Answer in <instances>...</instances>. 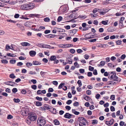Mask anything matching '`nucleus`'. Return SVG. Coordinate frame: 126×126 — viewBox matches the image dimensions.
Returning <instances> with one entry per match:
<instances>
[{"instance_id": "f257e3e1", "label": "nucleus", "mask_w": 126, "mask_h": 126, "mask_svg": "<svg viewBox=\"0 0 126 126\" xmlns=\"http://www.w3.org/2000/svg\"><path fill=\"white\" fill-rule=\"evenodd\" d=\"M34 4L32 3H29L28 4H24L21 5V8L23 10L32 9L34 8Z\"/></svg>"}, {"instance_id": "f03ea898", "label": "nucleus", "mask_w": 126, "mask_h": 126, "mask_svg": "<svg viewBox=\"0 0 126 126\" xmlns=\"http://www.w3.org/2000/svg\"><path fill=\"white\" fill-rule=\"evenodd\" d=\"M37 124L41 126H44L46 123L45 118L41 116L38 117L37 121Z\"/></svg>"}, {"instance_id": "7ed1b4c3", "label": "nucleus", "mask_w": 126, "mask_h": 126, "mask_svg": "<svg viewBox=\"0 0 126 126\" xmlns=\"http://www.w3.org/2000/svg\"><path fill=\"white\" fill-rule=\"evenodd\" d=\"M28 118L32 121H35L36 120L37 116L36 113L33 112H30L28 115Z\"/></svg>"}, {"instance_id": "20e7f679", "label": "nucleus", "mask_w": 126, "mask_h": 126, "mask_svg": "<svg viewBox=\"0 0 126 126\" xmlns=\"http://www.w3.org/2000/svg\"><path fill=\"white\" fill-rule=\"evenodd\" d=\"M108 78L110 79H113L115 80L118 82H120L121 80V79L120 78L116 76V73L114 72L113 73V74L111 75L110 77L109 76Z\"/></svg>"}, {"instance_id": "39448f33", "label": "nucleus", "mask_w": 126, "mask_h": 126, "mask_svg": "<svg viewBox=\"0 0 126 126\" xmlns=\"http://www.w3.org/2000/svg\"><path fill=\"white\" fill-rule=\"evenodd\" d=\"M56 59V57L55 56L52 55L51 56L49 59V61H55L53 62L54 64H57L59 62V61Z\"/></svg>"}, {"instance_id": "423d86ee", "label": "nucleus", "mask_w": 126, "mask_h": 126, "mask_svg": "<svg viewBox=\"0 0 126 126\" xmlns=\"http://www.w3.org/2000/svg\"><path fill=\"white\" fill-rule=\"evenodd\" d=\"M61 8L62 9V12L63 13H65L68 10V8L67 6H63Z\"/></svg>"}, {"instance_id": "0eeeda50", "label": "nucleus", "mask_w": 126, "mask_h": 126, "mask_svg": "<svg viewBox=\"0 0 126 126\" xmlns=\"http://www.w3.org/2000/svg\"><path fill=\"white\" fill-rule=\"evenodd\" d=\"M51 107L50 106L48 105L45 104L43 106L41 107V108L42 110H45L46 109L48 110L50 109V107Z\"/></svg>"}, {"instance_id": "6e6552de", "label": "nucleus", "mask_w": 126, "mask_h": 126, "mask_svg": "<svg viewBox=\"0 0 126 126\" xmlns=\"http://www.w3.org/2000/svg\"><path fill=\"white\" fill-rule=\"evenodd\" d=\"M115 81L113 80L109 81L107 82V85H110L112 86L115 85L116 83Z\"/></svg>"}, {"instance_id": "1a4fd4ad", "label": "nucleus", "mask_w": 126, "mask_h": 126, "mask_svg": "<svg viewBox=\"0 0 126 126\" xmlns=\"http://www.w3.org/2000/svg\"><path fill=\"white\" fill-rule=\"evenodd\" d=\"M73 116V115L72 114L69 113H66L64 115V117L66 118L70 119L71 118V117Z\"/></svg>"}, {"instance_id": "9d476101", "label": "nucleus", "mask_w": 126, "mask_h": 126, "mask_svg": "<svg viewBox=\"0 0 126 126\" xmlns=\"http://www.w3.org/2000/svg\"><path fill=\"white\" fill-rule=\"evenodd\" d=\"M30 55L32 57L34 56L36 54V52L34 50L30 51L29 52Z\"/></svg>"}, {"instance_id": "9b49d317", "label": "nucleus", "mask_w": 126, "mask_h": 126, "mask_svg": "<svg viewBox=\"0 0 126 126\" xmlns=\"http://www.w3.org/2000/svg\"><path fill=\"white\" fill-rule=\"evenodd\" d=\"M56 36V35L52 34H50L48 35H45V37L49 38H54Z\"/></svg>"}, {"instance_id": "f8f14e48", "label": "nucleus", "mask_w": 126, "mask_h": 126, "mask_svg": "<svg viewBox=\"0 0 126 126\" xmlns=\"http://www.w3.org/2000/svg\"><path fill=\"white\" fill-rule=\"evenodd\" d=\"M78 30L74 29L70 31V33L72 35L75 34L77 32Z\"/></svg>"}, {"instance_id": "ddd939ff", "label": "nucleus", "mask_w": 126, "mask_h": 126, "mask_svg": "<svg viewBox=\"0 0 126 126\" xmlns=\"http://www.w3.org/2000/svg\"><path fill=\"white\" fill-rule=\"evenodd\" d=\"M21 45L24 46H30V44L27 42H23L21 43Z\"/></svg>"}, {"instance_id": "4468645a", "label": "nucleus", "mask_w": 126, "mask_h": 126, "mask_svg": "<svg viewBox=\"0 0 126 126\" xmlns=\"http://www.w3.org/2000/svg\"><path fill=\"white\" fill-rule=\"evenodd\" d=\"M66 61L67 62V63L71 64L72 63V60L70 58H68L66 59Z\"/></svg>"}, {"instance_id": "2eb2a0df", "label": "nucleus", "mask_w": 126, "mask_h": 126, "mask_svg": "<svg viewBox=\"0 0 126 126\" xmlns=\"http://www.w3.org/2000/svg\"><path fill=\"white\" fill-rule=\"evenodd\" d=\"M85 119L83 117H79L78 118V121L79 122V123H80L83 120H85Z\"/></svg>"}, {"instance_id": "dca6fc26", "label": "nucleus", "mask_w": 126, "mask_h": 126, "mask_svg": "<svg viewBox=\"0 0 126 126\" xmlns=\"http://www.w3.org/2000/svg\"><path fill=\"white\" fill-rule=\"evenodd\" d=\"M32 64L35 65H40L41 63L39 62L35 61L33 62Z\"/></svg>"}, {"instance_id": "f3484780", "label": "nucleus", "mask_w": 126, "mask_h": 126, "mask_svg": "<svg viewBox=\"0 0 126 126\" xmlns=\"http://www.w3.org/2000/svg\"><path fill=\"white\" fill-rule=\"evenodd\" d=\"M53 122L54 124L56 125H58L60 124L59 121L57 119L54 120Z\"/></svg>"}, {"instance_id": "a211bd4d", "label": "nucleus", "mask_w": 126, "mask_h": 126, "mask_svg": "<svg viewBox=\"0 0 126 126\" xmlns=\"http://www.w3.org/2000/svg\"><path fill=\"white\" fill-rule=\"evenodd\" d=\"M37 46L39 47H41L42 48H44V45L42 44H40L39 43H37L36 44Z\"/></svg>"}, {"instance_id": "6ab92c4d", "label": "nucleus", "mask_w": 126, "mask_h": 126, "mask_svg": "<svg viewBox=\"0 0 126 126\" xmlns=\"http://www.w3.org/2000/svg\"><path fill=\"white\" fill-rule=\"evenodd\" d=\"M5 50L6 51H7L9 49H11L12 50H14L12 48H11L10 46H9L8 45H6V46L5 47Z\"/></svg>"}, {"instance_id": "aec40b11", "label": "nucleus", "mask_w": 126, "mask_h": 126, "mask_svg": "<svg viewBox=\"0 0 126 126\" xmlns=\"http://www.w3.org/2000/svg\"><path fill=\"white\" fill-rule=\"evenodd\" d=\"M44 47L47 48H49L51 49H53L54 48V47H52L49 45H45V47Z\"/></svg>"}, {"instance_id": "412c9836", "label": "nucleus", "mask_w": 126, "mask_h": 126, "mask_svg": "<svg viewBox=\"0 0 126 126\" xmlns=\"http://www.w3.org/2000/svg\"><path fill=\"white\" fill-rule=\"evenodd\" d=\"M36 105L38 106H42L41 103L39 101H37L36 102Z\"/></svg>"}, {"instance_id": "4be33fe9", "label": "nucleus", "mask_w": 126, "mask_h": 126, "mask_svg": "<svg viewBox=\"0 0 126 126\" xmlns=\"http://www.w3.org/2000/svg\"><path fill=\"white\" fill-rule=\"evenodd\" d=\"M26 122L28 125H30L31 123V120L30 119L28 118V117L27 119L26 120Z\"/></svg>"}, {"instance_id": "5701e85b", "label": "nucleus", "mask_w": 126, "mask_h": 126, "mask_svg": "<svg viewBox=\"0 0 126 126\" xmlns=\"http://www.w3.org/2000/svg\"><path fill=\"white\" fill-rule=\"evenodd\" d=\"M83 98L85 100H86L87 101H88L91 99L90 97L88 96H86L84 97Z\"/></svg>"}, {"instance_id": "b1692460", "label": "nucleus", "mask_w": 126, "mask_h": 126, "mask_svg": "<svg viewBox=\"0 0 126 126\" xmlns=\"http://www.w3.org/2000/svg\"><path fill=\"white\" fill-rule=\"evenodd\" d=\"M13 100L14 102L15 103H18L20 101V100L18 98H14L13 99Z\"/></svg>"}, {"instance_id": "393cba45", "label": "nucleus", "mask_w": 126, "mask_h": 126, "mask_svg": "<svg viewBox=\"0 0 126 126\" xmlns=\"http://www.w3.org/2000/svg\"><path fill=\"white\" fill-rule=\"evenodd\" d=\"M52 112L53 114H56L57 113H58V112H57L56 111V109L53 108L52 107Z\"/></svg>"}, {"instance_id": "a878e982", "label": "nucleus", "mask_w": 126, "mask_h": 126, "mask_svg": "<svg viewBox=\"0 0 126 126\" xmlns=\"http://www.w3.org/2000/svg\"><path fill=\"white\" fill-rule=\"evenodd\" d=\"M26 65L27 67H30L32 66V64L31 63H26Z\"/></svg>"}, {"instance_id": "bb28decb", "label": "nucleus", "mask_w": 126, "mask_h": 126, "mask_svg": "<svg viewBox=\"0 0 126 126\" xmlns=\"http://www.w3.org/2000/svg\"><path fill=\"white\" fill-rule=\"evenodd\" d=\"M64 83H61L59 86L58 87V88L59 89H60L61 88H62V87L64 86Z\"/></svg>"}, {"instance_id": "cd10ccee", "label": "nucleus", "mask_w": 126, "mask_h": 126, "mask_svg": "<svg viewBox=\"0 0 126 126\" xmlns=\"http://www.w3.org/2000/svg\"><path fill=\"white\" fill-rule=\"evenodd\" d=\"M122 41L121 40H118L116 41V43L117 45H120L121 44Z\"/></svg>"}, {"instance_id": "c85d7f7f", "label": "nucleus", "mask_w": 126, "mask_h": 126, "mask_svg": "<svg viewBox=\"0 0 126 126\" xmlns=\"http://www.w3.org/2000/svg\"><path fill=\"white\" fill-rule=\"evenodd\" d=\"M77 83L79 84V87H80L82 85V83L81 81L80 80H79L77 82Z\"/></svg>"}, {"instance_id": "c756f323", "label": "nucleus", "mask_w": 126, "mask_h": 126, "mask_svg": "<svg viewBox=\"0 0 126 126\" xmlns=\"http://www.w3.org/2000/svg\"><path fill=\"white\" fill-rule=\"evenodd\" d=\"M108 22V20L106 21H101V23L103 24L106 25L107 24V22Z\"/></svg>"}, {"instance_id": "7c9ffc66", "label": "nucleus", "mask_w": 126, "mask_h": 126, "mask_svg": "<svg viewBox=\"0 0 126 126\" xmlns=\"http://www.w3.org/2000/svg\"><path fill=\"white\" fill-rule=\"evenodd\" d=\"M16 60H12L10 61V63L12 64H14L16 62Z\"/></svg>"}, {"instance_id": "2f4dec72", "label": "nucleus", "mask_w": 126, "mask_h": 126, "mask_svg": "<svg viewBox=\"0 0 126 126\" xmlns=\"http://www.w3.org/2000/svg\"><path fill=\"white\" fill-rule=\"evenodd\" d=\"M44 20L46 22H48L50 21V19L49 17H46L44 19Z\"/></svg>"}, {"instance_id": "473e14b6", "label": "nucleus", "mask_w": 126, "mask_h": 126, "mask_svg": "<svg viewBox=\"0 0 126 126\" xmlns=\"http://www.w3.org/2000/svg\"><path fill=\"white\" fill-rule=\"evenodd\" d=\"M9 77L12 79H14L16 78V76L14 75L13 74H10V75Z\"/></svg>"}, {"instance_id": "72a5a7b5", "label": "nucleus", "mask_w": 126, "mask_h": 126, "mask_svg": "<svg viewBox=\"0 0 126 126\" xmlns=\"http://www.w3.org/2000/svg\"><path fill=\"white\" fill-rule=\"evenodd\" d=\"M94 69V67H92L91 66H89V70L90 71H93Z\"/></svg>"}, {"instance_id": "f704fd0d", "label": "nucleus", "mask_w": 126, "mask_h": 126, "mask_svg": "<svg viewBox=\"0 0 126 126\" xmlns=\"http://www.w3.org/2000/svg\"><path fill=\"white\" fill-rule=\"evenodd\" d=\"M86 16L85 15L82 16V15H80L78 17V18H82V19H85V18H86Z\"/></svg>"}, {"instance_id": "c9c22d12", "label": "nucleus", "mask_w": 126, "mask_h": 126, "mask_svg": "<svg viewBox=\"0 0 126 126\" xmlns=\"http://www.w3.org/2000/svg\"><path fill=\"white\" fill-rule=\"evenodd\" d=\"M109 122V123L110 124V126H111V125H112L113 123L114 122V120L113 119H111Z\"/></svg>"}, {"instance_id": "e433bc0d", "label": "nucleus", "mask_w": 126, "mask_h": 126, "mask_svg": "<svg viewBox=\"0 0 126 126\" xmlns=\"http://www.w3.org/2000/svg\"><path fill=\"white\" fill-rule=\"evenodd\" d=\"M90 16H91L92 17H94L97 16H98V15L97 14L94 15L92 14H90Z\"/></svg>"}, {"instance_id": "4c0bfd02", "label": "nucleus", "mask_w": 126, "mask_h": 126, "mask_svg": "<svg viewBox=\"0 0 126 126\" xmlns=\"http://www.w3.org/2000/svg\"><path fill=\"white\" fill-rule=\"evenodd\" d=\"M104 46H105L106 47L107 46H108V45L106 44H104L103 45L100 44V45H99L98 46V47H100L102 48H103L104 47Z\"/></svg>"}, {"instance_id": "58836bf2", "label": "nucleus", "mask_w": 126, "mask_h": 126, "mask_svg": "<svg viewBox=\"0 0 126 126\" xmlns=\"http://www.w3.org/2000/svg\"><path fill=\"white\" fill-rule=\"evenodd\" d=\"M29 74L30 75H35L36 74V73L35 71H30L29 72Z\"/></svg>"}, {"instance_id": "ea45409f", "label": "nucleus", "mask_w": 126, "mask_h": 126, "mask_svg": "<svg viewBox=\"0 0 126 126\" xmlns=\"http://www.w3.org/2000/svg\"><path fill=\"white\" fill-rule=\"evenodd\" d=\"M87 94L89 95H90L91 94V91L90 90H88L86 91Z\"/></svg>"}, {"instance_id": "a19ab883", "label": "nucleus", "mask_w": 126, "mask_h": 126, "mask_svg": "<svg viewBox=\"0 0 126 126\" xmlns=\"http://www.w3.org/2000/svg\"><path fill=\"white\" fill-rule=\"evenodd\" d=\"M93 121L92 122V124H97L98 123L97 120H93Z\"/></svg>"}, {"instance_id": "79ce46f5", "label": "nucleus", "mask_w": 126, "mask_h": 126, "mask_svg": "<svg viewBox=\"0 0 126 126\" xmlns=\"http://www.w3.org/2000/svg\"><path fill=\"white\" fill-rule=\"evenodd\" d=\"M1 62L2 63L5 64H7L8 63V61L6 60H2Z\"/></svg>"}, {"instance_id": "37998d69", "label": "nucleus", "mask_w": 126, "mask_h": 126, "mask_svg": "<svg viewBox=\"0 0 126 126\" xmlns=\"http://www.w3.org/2000/svg\"><path fill=\"white\" fill-rule=\"evenodd\" d=\"M103 83L101 82L100 83H98L96 84L95 85L96 87H98V86H101L102 85Z\"/></svg>"}, {"instance_id": "c03bdc74", "label": "nucleus", "mask_w": 126, "mask_h": 126, "mask_svg": "<svg viewBox=\"0 0 126 126\" xmlns=\"http://www.w3.org/2000/svg\"><path fill=\"white\" fill-rule=\"evenodd\" d=\"M63 19L62 17L61 16H59L58 17L57 19V21L58 22H60Z\"/></svg>"}, {"instance_id": "a18cd8bd", "label": "nucleus", "mask_w": 126, "mask_h": 126, "mask_svg": "<svg viewBox=\"0 0 126 126\" xmlns=\"http://www.w3.org/2000/svg\"><path fill=\"white\" fill-rule=\"evenodd\" d=\"M70 52L72 54H74L75 52V50L74 49H70Z\"/></svg>"}, {"instance_id": "49530a36", "label": "nucleus", "mask_w": 126, "mask_h": 126, "mask_svg": "<svg viewBox=\"0 0 126 126\" xmlns=\"http://www.w3.org/2000/svg\"><path fill=\"white\" fill-rule=\"evenodd\" d=\"M54 90L52 88H50L48 89V92L49 93L52 92Z\"/></svg>"}, {"instance_id": "de8ad7c7", "label": "nucleus", "mask_w": 126, "mask_h": 126, "mask_svg": "<svg viewBox=\"0 0 126 126\" xmlns=\"http://www.w3.org/2000/svg\"><path fill=\"white\" fill-rule=\"evenodd\" d=\"M76 51L78 53H80L83 51L81 49H77Z\"/></svg>"}, {"instance_id": "09e8293b", "label": "nucleus", "mask_w": 126, "mask_h": 126, "mask_svg": "<svg viewBox=\"0 0 126 126\" xmlns=\"http://www.w3.org/2000/svg\"><path fill=\"white\" fill-rule=\"evenodd\" d=\"M36 99L37 100L39 101H41L42 100V97H40L38 96L36 97Z\"/></svg>"}, {"instance_id": "8fccbe9b", "label": "nucleus", "mask_w": 126, "mask_h": 126, "mask_svg": "<svg viewBox=\"0 0 126 126\" xmlns=\"http://www.w3.org/2000/svg\"><path fill=\"white\" fill-rule=\"evenodd\" d=\"M7 21L8 22H9L13 23H15L16 22V21L12 20L11 19H7Z\"/></svg>"}, {"instance_id": "3c124183", "label": "nucleus", "mask_w": 126, "mask_h": 126, "mask_svg": "<svg viewBox=\"0 0 126 126\" xmlns=\"http://www.w3.org/2000/svg\"><path fill=\"white\" fill-rule=\"evenodd\" d=\"M59 47L62 48H66V44H60L59 45Z\"/></svg>"}, {"instance_id": "603ef678", "label": "nucleus", "mask_w": 126, "mask_h": 126, "mask_svg": "<svg viewBox=\"0 0 126 126\" xmlns=\"http://www.w3.org/2000/svg\"><path fill=\"white\" fill-rule=\"evenodd\" d=\"M73 105L74 106L77 107L79 105V103L78 102H76L73 103Z\"/></svg>"}, {"instance_id": "864d4df0", "label": "nucleus", "mask_w": 126, "mask_h": 126, "mask_svg": "<svg viewBox=\"0 0 126 126\" xmlns=\"http://www.w3.org/2000/svg\"><path fill=\"white\" fill-rule=\"evenodd\" d=\"M110 110L112 111H114L115 110V109L114 107L113 106H111L110 107Z\"/></svg>"}, {"instance_id": "5fc2aeb1", "label": "nucleus", "mask_w": 126, "mask_h": 126, "mask_svg": "<svg viewBox=\"0 0 126 126\" xmlns=\"http://www.w3.org/2000/svg\"><path fill=\"white\" fill-rule=\"evenodd\" d=\"M115 95H111L110 99L111 100H114L115 99Z\"/></svg>"}, {"instance_id": "6e6d98bb", "label": "nucleus", "mask_w": 126, "mask_h": 126, "mask_svg": "<svg viewBox=\"0 0 126 126\" xmlns=\"http://www.w3.org/2000/svg\"><path fill=\"white\" fill-rule=\"evenodd\" d=\"M79 72L81 73H83L85 71L83 69H81L79 70Z\"/></svg>"}, {"instance_id": "4d7b16f0", "label": "nucleus", "mask_w": 126, "mask_h": 126, "mask_svg": "<svg viewBox=\"0 0 126 126\" xmlns=\"http://www.w3.org/2000/svg\"><path fill=\"white\" fill-rule=\"evenodd\" d=\"M96 40L97 39H94L89 40V41L90 42H95Z\"/></svg>"}, {"instance_id": "13d9d810", "label": "nucleus", "mask_w": 126, "mask_h": 126, "mask_svg": "<svg viewBox=\"0 0 126 126\" xmlns=\"http://www.w3.org/2000/svg\"><path fill=\"white\" fill-rule=\"evenodd\" d=\"M108 44L110 45H111L112 47L114 46V43L112 42H109L108 43Z\"/></svg>"}, {"instance_id": "bf43d9fd", "label": "nucleus", "mask_w": 126, "mask_h": 126, "mask_svg": "<svg viewBox=\"0 0 126 126\" xmlns=\"http://www.w3.org/2000/svg\"><path fill=\"white\" fill-rule=\"evenodd\" d=\"M31 81L33 83V84H35L37 82V81L36 79H32L31 80Z\"/></svg>"}, {"instance_id": "052dcab7", "label": "nucleus", "mask_w": 126, "mask_h": 126, "mask_svg": "<svg viewBox=\"0 0 126 126\" xmlns=\"http://www.w3.org/2000/svg\"><path fill=\"white\" fill-rule=\"evenodd\" d=\"M74 65L76 66L77 68L79 67V64L77 63V62H75L74 63Z\"/></svg>"}, {"instance_id": "680f3d73", "label": "nucleus", "mask_w": 126, "mask_h": 126, "mask_svg": "<svg viewBox=\"0 0 126 126\" xmlns=\"http://www.w3.org/2000/svg\"><path fill=\"white\" fill-rule=\"evenodd\" d=\"M32 88L34 90H36V89L37 86L35 85H33L31 86Z\"/></svg>"}, {"instance_id": "e2e57ef3", "label": "nucleus", "mask_w": 126, "mask_h": 126, "mask_svg": "<svg viewBox=\"0 0 126 126\" xmlns=\"http://www.w3.org/2000/svg\"><path fill=\"white\" fill-rule=\"evenodd\" d=\"M12 91L14 93H15L17 92V88H14L12 89Z\"/></svg>"}, {"instance_id": "0e129e2a", "label": "nucleus", "mask_w": 126, "mask_h": 126, "mask_svg": "<svg viewBox=\"0 0 126 126\" xmlns=\"http://www.w3.org/2000/svg\"><path fill=\"white\" fill-rule=\"evenodd\" d=\"M126 57V55L125 54H124L122 55L121 56V58L122 60H124L125 58Z\"/></svg>"}, {"instance_id": "69168bd1", "label": "nucleus", "mask_w": 126, "mask_h": 126, "mask_svg": "<svg viewBox=\"0 0 126 126\" xmlns=\"http://www.w3.org/2000/svg\"><path fill=\"white\" fill-rule=\"evenodd\" d=\"M72 102V101L71 100H68L66 102V103L68 105H69Z\"/></svg>"}, {"instance_id": "338daca9", "label": "nucleus", "mask_w": 126, "mask_h": 126, "mask_svg": "<svg viewBox=\"0 0 126 126\" xmlns=\"http://www.w3.org/2000/svg\"><path fill=\"white\" fill-rule=\"evenodd\" d=\"M93 74L94 75H96L97 74V70L96 69H95L94 70Z\"/></svg>"}, {"instance_id": "774afa93", "label": "nucleus", "mask_w": 126, "mask_h": 126, "mask_svg": "<svg viewBox=\"0 0 126 126\" xmlns=\"http://www.w3.org/2000/svg\"><path fill=\"white\" fill-rule=\"evenodd\" d=\"M18 124L17 123H14L12 124V126H18Z\"/></svg>"}]
</instances>
